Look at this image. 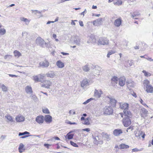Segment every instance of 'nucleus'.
Wrapping results in <instances>:
<instances>
[{"mask_svg": "<svg viewBox=\"0 0 153 153\" xmlns=\"http://www.w3.org/2000/svg\"><path fill=\"white\" fill-rule=\"evenodd\" d=\"M6 33V30L4 28H0V35L5 34Z\"/></svg>", "mask_w": 153, "mask_h": 153, "instance_id": "obj_34", "label": "nucleus"}, {"mask_svg": "<svg viewBox=\"0 0 153 153\" xmlns=\"http://www.w3.org/2000/svg\"><path fill=\"white\" fill-rule=\"evenodd\" d=\"M5 117L9 121L11 122H13L14 121L13 120V118L12 117L9 115H7L5 116Z\"/></svg>", "mask_w": 153, "mask_h": 153, "instance_id": "obj_35", "label": "nucleus"}, {"mask_svg": "<svg viewBox=\"0 0 153 153\" xmlns=\"http://www.w3.org/2000/svg\"><path fill=\"white\" fill-rule=\"evenodd\" d=\"M45 121L48 123H50L52 120V117L49 115H46L45 118Z\"/></svg>", "mask_w": 153, "mask_h": 153, "instance_id": "obj_24", "label": "nucleus"}, {"mask_svg": "<svg viewBox=\"0 0 153 153\" xmlns=\"http://www.w3.org/2000/svg\"><path fill=\"white\" fill-rule=\"evenodd\" d=\"M90 118L89 117L86 118L83 121H82V123L84 125H89L90 124Z\"/></svg>", "mask_w": 153, "mask_h": 153, "instance_id": "obj_28", "label": "nucleus"}, {"mask_svg": "<svg viewBox=\"0 0 153 153\" xmlns=\"http://www.w3.org/2000/svg\"><path fill=\"white\" fill-rule=\"evenodd\" d=\"M122 3L121 0H117L116 2H114V4H116L118 5H120L122 4Z\"/></svg>", "mask_w": 153, "mask_h": 153, "instance_id": "obj_44", "label": "nucleus"}, {"mask_svg": "<svg viewBox=\"0 0 153 153\" xmlns=\"http://www.w3.org/2000/svg\"><path fill=\"white\" fill-rule=\"evenodd\" d=\"M42 111L45 114H49L50 111L48 108H45L42 109Z\"/></svg>", "mask_w": 153, "mask_h": 153, "instance_id": "obj_41", "label": "nucleus"}, {"mask_svg": "<svg viewBox=\"0 0 153 153\" xmlns=\"http://www.w3.org/2000/svg\"><path fill=\"white\" fill-rule=\"evenodd\" d=\"M9 75L10 76L12 77H16L17 76V75L11 74H9Z\"/></svg>", "mask_w": 153, "mask_h": 153, "instance_id": "obj_57", "label": "nucleus"}, {"mask_svg": "<svg viewBox=\"0 0 153 153\" xmlns=\"http://www.w3.org/2000/svg\"><path fill=\"white\" fill-rule=\"evenodd\" d=\"M25 90L26 93L28 94H31L33 92L32 88L31 86L30 85L26 86L25 88Z\"/></svg>", "mask_w": 153, "mask_h": 153, "instance_id": "obj_17", "label": "nucleus"}, {"mask_svg": "<svg viewBox=\"0 0 153 153\" xmlns=\"http://www.w3.org/2000/svg\"><path fill=\"white\" fill-rule=\"evenodd\" d=\"M52 84V83L50 80H46L44 81L41 86L45 88H49L51 86Z\"/></svg>", "mask_w": 153, "mask_h": 153, "instance_id": "obj_5", "label": "nucleus"}, {"mask_svg": "<svg viewBox=\"0 0 153 153\" xmlns=\"http://www.w3.org/2000/svg\"><path fill=\"white\" fill-rule=\"evenodd\" d=\"M20 19L21 21L25 22L26 25H28L30 21L24 17H21L20 18Z\"/></svg>", "mask_w": 153, "mask_h": 153, "instance_id": "obj_31", "label": "nucleus"}, {"mask_svg": "<svg viewBox=\"0 0 153 153\" xmlns=\"http://www.w3.org/2000/svg\"><path fill=\"white\" fill-rule=\"evenodd\" d=\"M143 85L144 89L151 85L150 84V82L148 79H145L143 81Z\"/></svg>", "mask_w": 153, "mask_h": 153, "instance_id": "obj_23", "label": "nucleus"}, {"mask_svg": "<svg viewBox=\"0 0 153 153\" xmlns=\"http://www.w3.org/2000/svg\"><path fill=\"white\" fill-rule=\"evenodd\" d=\"M83 131H86L88 132L89 131H90V129L89 128H86L82 129Z\"/></svg>", "mask_w": 153, "mask_h": 153, "instance_id": "obj_55", "label": "nucleus"}, {"mask_svg": "<svg viewBox=\"0 0 153 153\" xmlns=\"http://www.w3.org/2000/svg\"><path fill=\"white\" fill-rule=\"evenodd\" d=\"M148 113V111L144 108H142L140 110V114L141 117L145 118L147 117Z\"/></svg>", "mask_w": 153, "mask_h": 153, "instance_id": "obj_9", "label": "nucleus"}, {"mask_svg": "<svg viewBox=\"0 0 153 153\" xmlns=\"http://www.w3.org/2000/svg\"><path fill=\"white\" fill-rule=\"evenodd\" d=\"M104 113L107 114H111L113 113V109L111 106H106L104 108Z\"/></svg>", "mask_w": 153, "mask_h": 153, "instance_id": "obj_7", "label": "nucleus"}, {"mask_svg": "<svg viewBox=\"0 0 153 153\" xmlns=\"http://www.w3.org/2000/svg\"><path fill=\"white\" fill-rule=\"evenodd\" d=\"M126 79L124 76L120 77L119 79V85L121 86H123L125 83Z\"/></svg>", "mask_w": 153, "mask_h": 153, "instance_id": "obj_13", "label": "nucleus"}, {"mask_svg": "<svg viewBox=\"0 0 153 153\" xmlns=\"http://www.w3.org/2000/svg\"><path fill=\"white\" fill-rule=\"evenodd\" d=\"M91 39H90V41L91 42H92L94 43L96 42V40L94 38V37H93V38L92 39L91 37L90 38Z\"/></svg>", "mask_w": 153, "mask_h": 153, "instance_id": "obj_53", "label": "nucleus"}, {"mask_svg": "<svg viewBox=\"0 0 153 153\" xmlns=\"http://www.w3.org/2000/svg\"><path fill=\"white\" fill-rule=\"evenodd\" d=\"M110 102L113 106H115L116 105L117 101L114 98H110Z\"/></svg>", "mask_w": 153, "mask_h": 153, "instance_id": "obj_26", "label": "nucleus"}, {"mask_svg": "<svg viewBox=\"0 0 153 153\" xmlns=\"http://www.w3.org/2000/svg\"><path fill=\"white\" fill-rule=\"evenodd\" d=\"M13 53L14 56L17 58H18L22 56L21 53L19 51L17 50L14 51L13 52Z\"/></svg>", "mask_w": 153, "mask_h": 153, "instance_id": "obj_27", "label": "nucleus"}, {"mask_svg": "<svg viewBox=\"0 0 153 153\" xmlns=\"http://www.w3.org/2000/svg\"><path fill=\"white\" fill-rule=\"evenodd\" d=\"M86 9H85V10H84L83 12H82V13H81V15H83V16H84V13H85V12H86Z\"/></svg>", "mask_w": 153, "mask_h": 153, "instance_id": "obj_64", "label": "nucleus"}, {"mask_svg": "<svg viewBox=\"0 0 153 153\" xmlns=\"http://www.w3.org/2000/svg\"><path fill=\"white\" fill-rule=\"evenodd\" d=\"M147 93L152 94L153 93V87L151 85L144 89Z\"/></svg>", "mask_w": 153, "mask_h": 153, "instance_id": "obj_20", "label": "nucleus"}, {"mask_svg": "<svg viewBox=\"0 0 153 153\" xmlns=\"http://www.w3.org/2000/svg\"><path fill=\"white\" fill-rule=\"evenodd\" d=\"M141 150L140 149H138L137 148H135L133 149H132V152H137L139 151H140Z\"/></svg>", "mask_w": 153, "mask_h": 153, "instance_id": "obj_50", "label": "nucleus"}, {"mask_svg": "<svg viewBox=\"0 0 153 153\" xmlns=\"http://www.w3.org/2000/svg\"><path fill=\"white\" fill-rule=\"evenodd\" d=\"M103 137H105L107 140L109 139V136L107 134H104Z\"/></svg>", "mask_w": 153, "mask_h": 153, "instance_id": "obj_51", "label": "nucleus"}, {"mask_svg": "<svg viewBox=\"0 0 153 153\" xmlns=\"http://www.w3.org/2000/svg\"><path fill=\"white\" fill-rule=\"evenodd\" d=\"M51 140H59L60 139L58 137H52L51 139Z\"/></svg>", "mask_w": 153, "mask_h": 153, "instance_id": "obj_52", "label": "nucleus"}, {"mask_svg": "<svg viewBox=\"0 0 153 153\" xmlns=\"http://www.w3.org/2000/svg\"><path fill=\"white\" fill-rule=\"evenodd\" d=\"M36 43L42 47H45L47 46V44L46 43L45 41L41 37H38L36 40Z\"/></svg>", "mask_w": 153, "mask_h": 153, "instance_id": "obj_3", "label": "nucleus"}, {"mask_svg": "<svg viewBox=\"0 0 153 153\" xmlns=\"http://www.w3.org/2000/svg\"><path fill=\"white\" fill-rule=\"evenodd\" d=\"M74 42L76 45H79L80 44V39L79 38H77L76 40H74Z\"/></svg>", "mask_w": 153, "mask_h": 153, "instance_id": "obj_42", "label": "nucleus"}, {"mask_svg": "<svg viewBox=\"0 0 153 153\" xmlns=\"http://www.w3.org/2000/svg\"><path fill=\"white\" fill-rule=\"evenodd\" d=\"M46 75L47 77L53 78L56 76L55 72L53 71H50L46 74Z\"/></svg>", "mask_w": 153, "mask_h": 153, "instance_id": "obj_16", "label": "nucleus"}, {"mask_svg": "<svg viewBox=\"0 0 153 153\" xmlns=\"http://www.w3.org/2000/svg\"><path fill=\"white\" fill-rule=\"evenodd\" d=\"M33 79L35 81V82H42V81L41 79H39V75L38 76H34L33 77Z\"/></svg>", "mask_w": 153, "mask_h": 153, "instance_id": "obj_32", "label": "nucleus"}, {"mask_svg": "<svg viewBox=\"0 0 153 153\" xmlns=\"http://www.w3.org/2000/svg\"><path fill=\"white\" fill-rule=\"evenodd\" d=\"M15 119L17 122H20L24 121L25 120V118L22 116L19 115L16 117Z\"/></svg>", "mask_w": 153, "mask_h": 153, "instance_id": "obj_19", "label": "nucleus"}, {"mask_svg": "<svg viewBox=\"0 0 153 153\" xmlns=\"http://www.w3.org/2000/svg\"><path fill=\"white\" fill-rule=\"evenodd\" d=\"M101 68L98 66H96L93 71L94 75L96 76L100 75L101 72Z\"/></svg>", "mask_w": 153, "mask_h": 153, "instance_id": "obj_10", "label": "nucleus"}, {"mask_svg": "<svg viewBox=\"0 0 153 153\" xmlns=\"http://www.w3.org/2000/svg\"><path fill=\"white\" fill-rule=\"evenodd\" d=\"M69 113L70 114H72L73 115H74L75 114V112L74 111L71 110L69 111Z\"/></svg>", "mask_w": 153, "mask_h": 153, "instance_id": "obj_54", "label": "nucleus"}, {"mask_svg": "<svg viewBox=\"0 0 153 153\" xmlns=\"http://www.w3.org/2000/svg\"><path fill=\"white\" fill-rule=\"evenodd\" d=\"M122 23V19L121 18H119L115 20L114 22V25L116 27H119Z\"/></svg>", "mask_w": 153, "mask_h": 153, "instance_id": "obj_15", "label": "nucleus"}, {"mask_svg": "<svg viewBox=\"0 0 153 153\" xmlns=\"http://www.w3.org/2000/svg\"><path fill=\"white\" fill-rule=\"evenodd\" d=\"M39 65L40 66L47 68L49 66V63L47 60L45 59L44 61L40 62Z\"/></svg>", "mask_w": 153, "mask_h": 153, "instance_id": "obj_14", "label": "nucleus"}, {"mask_svg": "<svg viewBox=\"0 0 153 153\" xmlns=\"http://www.w3.org/2000/svg\"><path fill=\"white\" fill-rule=\"evenodd\" d=\"M142 72L144 74V75L145 76H150L151 75V74L150 73L147 72L145 70H143Z\"/></svg>", "mask_w": 153, "mask_h": 153, "instance_id": "obj_36", "label": "nucleus"}, {"mask_svg": "<svg viewBox=\"0 0 153 153\" xmlns=\"http://www.w3.org/2000/svg\"><path fill=\"white\" fill-rule=\"evenodd\" d=\"M94 100V98H91L89 99H88L85 102H84L83 103V104L84 105H85L88 102H89L90 101H91V100Z\"/></svg>", "mask_w": 153, "mask_h": 153, "instance_id": "obj_43", "label": "nucleus"}, {"mask_svg": "<svg viewBox=\"0 0 153 153\" xmlns=\"http://www.w3.org/2000/svg\"><path fill=\"white\" fill-rule=\"evenodd\" d=\"M61 53L63 55H69V53L64 52H61Z\"/></svg>", "mask_w": 153, "mask_h": 153, "instance_id": "obj_58", "label": "nucleus"}, {"mask_svg": "<svg viewBox=\"0 0 153 153\" xmlns=\"http://www.w3.org/2000/svg\"><path fill=\"white\" fill-rule=\"evenodd\" d=\"M131 115L130 117H124L123 120V125L125 127L129 126L131 123V121L129 117H131Z\"/></svg>", "mask_w": 153, "mask_h": 153, "instance_id": "obj_4", "label": "nucleus"}, {"mask_svg": "<svg viewBox=\"0 0 153 153\" xmlns=\"http://www.w3.org/2000/svg\"><path fill=\"white\" fill-rule=\"evenodd\" d=\"M12 56L9 54H6L4 56V59L9 60L12 57Z\"/></svg>", "mask_w": 153, "mask_h": 153, "instance_id": "obj_37", "label": "nucleus"}, {"mask_svg": "<svg viewBox=\"0 0 153 153\" xmlns=\"http://www.w3.org/2000/svg\"><path fill=\"white\" fill-rule=\"evenodd\" d=\"M44 146L47 147V148H49V147L51 146V145L48 144H44Z\"/></svg>", "mask_w": 153, "mask_h": 153, "instance_id": "obj_59", "label": "nucleus"}, {"mask_svg": "<svg viewBox=\"0 0 153 153\" xmlns=\"http://www.w3.org/2000/svg\"><path fill=\"white\" fill-rule=\"evenodd\" d=\"M145 134L144 133L143 134L142 131H137L136 133L135 134L136 137L140 138L141 137L144 138L145 137Z\"/></svg>", "mask_w": 153, "mask_h": 153, "instance_id": "obj_11", "label": "nucleus"}, {"mask_svg": "<svg viewBox=\"0 0 153 153\" xmlns=\"http://www.w3.org/2000/svg\"><path fill=\"white\" fill-rule=\"evenodd\" d=\"M140 14H133L131 15V17L134 19H137V18H136L137 16H140Z\"/></svg>", "mask_w": 153, "mask_h": 153, "instance_id": "obj_45", "label": "nucleus"}, {"mask_svg": "<svg viewBox=\"0 0 153 153\" xmlns=\"http://www.w3.org/2000/svg\"><path fill=\"white\" fill-rule=\"evenodd\" d=\"M79 24L80 26H83L84 25L83 24V22L82 21H79Z\"/></svg>", "mask_w": 153, "mask_h": 153, "instance_id": "obj_61", "label": "nucleus"}, {"mask_svg": "<svg viewBox=\"0 0 153 153\" xmlns=\"http://www.w3.org/2000/svg\"><path fill=\"white\" fill-rule=\"evenodd\" d=\"M56 65L59 68H62L65 66L64 63L60 60H59L56 62Z\"/></svg>", "mask_w": 153, "mask_h": 153, "instance_id": "obj_22", "label": "nucleus"}, {"mask_svg": "<svg viewBox=\"0 0 153 153\" xmlns=\"http://www.w3.org/2000/svg\"><path fill=\"white\" fill-rule=\"evenodd\" d=\"M146 59L150 62H153V59H152L151 58L148 57L146 58Z\"/></svg>", "mask_w": 153, "mask_h": 153, "instance_id": "obj_56", "label": "nucleus"}, {"mask_svg": "<svg viewBox=\"0 0 153 153\" xmlns=\"http://www.w3.org/2000/svg\"><path fill=\"white\" fill-rule=\"evenodd\" d=\"M99 45H105L108 44L109 40L106 38L101 37L99 39L98 41Z\"/></svg>", "mask_w": 153, "mask_h": 153, "instance_id": "obj_2", "label": "nucleus"}, {"mask_svg": "<svg viewBox=\"0 0 153 153\" xmlns=\"http://www.w3.org/2000/svg\"><path fill=\"white\" fill-rule=\"evenodd\" d=\"M1 88L2 90L6 92L7 90V88L4 84L1 85Z\"/></svg>", "mask_w": 153, "mask_h": 153, "instance_id": "obj_40", "label": "nucleus"}, {"mask_svg": "<svg viewBox=\"0 0 153 153\" xmlns=\"http://www.w3.org/2000/svg\"><path fill=\"white\" fill-rule=\"evenodd\" d=\"M115 53V51L114 50H111L109 51L107 55V57L109 58L110 55H112L114 53Z\"/></svg>", "mask_w": 153, "mask_h": 153, "instance_id": "obj_39", "label": "nucleus"}, {"mask_svg": "<svg viewBox=\"0 0 153 153\" xmlns=\"http://www.w3.org/2000/svg\"><path fill=\"white\" fill-rule=\"evenodd\" d=\"M120 108L123 110L124 115L130 117L131 116V113L128 110L129 105L128 103H120Z\"/></svg>", "mask_w": 153, "mask_h": 153, "instance_id": "obj_1", "label": "nucleus"}, {"mask_svg": "<svg viewBox=\"0 0 153 153\" xmlns=\"http://www.w3.org/2000/svg\"><path fill=\"white\" fill-rule=\"evenodd\" d=\"M70 143L71 145L73 146L74 147H78V145L74 142L71 141L70 142Z\"/></svg>", "mask_w": 153, "mask_h": 153, "instance_id": "obj_47", "label": "nucleus"}, {"mask_svg": "<svg viewBox=\"0 0 153 153\" xmlns=\"http://www.w3.org/2000/svg\"><path fill=\"white\" fill-rule=\"evenodd\" d=\"M39 79H43L45 76V75L44 74H40L39 75Z\"/></svg>", "mask_w": 153, "mask_h": 153, "instance_id": "obj_49", "label": "nucleus"}, {"mask_svg": "<svg viewBox=\"0 0 153 153\" xmlns=\"http://www.w3.org/2000/svg\"><path fill=\"white\" fill-rule=\"evenodd\" d=\"M103 93L101 89H95L94 91V96L97 98H100L101 95Z\"/></svg>", "mask_w": 153, "mask_h": 153, "instance_id": "obj_8", "label": "nucleus"}, {"mask_svg": "<svg viewBox=\"0 0 153 153\" xmlns=\"http://www.w3.org/2000/svg\"><path fill=\"white\" fill-rule=\"evenodd\" d=\"M68 124H71V125H72V124H73V125H76L77 124V123H75V122H73V123H72L70 121H69L68 123Z\"/></svg>", "mask_w": 153, "mask_h": 153, "instance_id": "obj_60", "label": "nucleus"}, {"mask_svg": "<svg viewBox=\"0 0 153 153\" xmlns=\"http://www.w3.org/2000/svg\"><path fill=\"white\" fill-rule=\"evenodd\" d=\"M30 97L31 98V99H33L34 100H36L37 99V97H36V96H35V95H33L32 94L31 95H30Z\"/></svg>", "mask_w": 153, "mask_h": 153, "instance_id": "obj_48", "label": "nucleus"}, {"mask_svg": "<svg viewBox=\"0 0 153 153\" xmlns=\"http://www.w3.org/2000/svg\"><path fill=\"white\" fill-rule=\"evenodd\" d=\"M74 136V134H71V132H69L65 136V138L68 139V140L71 139H72Z\"/></svg>", "mask_w": 153, "mask_h": 153, "instance_id": "obj_33", "label": "nucleus"}, {"mask_svg": "<svg viewBox=\"0 0 153 153\" xmlns=\"http://www.w3.org/2000/svg\"><path fill=\"white\" fill-rule=\"evenodd\" d=\"M102 19V18H99L93 22V25L95 26H99L101 24Z\"/></svg>", "mask_w": 153, "mask_h": 153, "instance_id": "obj_18", "label": "nucleus"}, {"mask_svg": "<svg viewBox=\"0 0 153 153\" xmlns=\"http://www.w3.org/2000/svg\"><path fill=\"white\" fill-rule=\"evenodd\" d=\"M82 69L84 71L87 72L89 71L90 68L88 65H85L82 67Z\"/></svg>", "mask_w": 153, "mask_h": 153, "instance_id": "obj_38", "label": "nucleus"}, {"mask_svg": "<svg viewBox=\"0 0 153 153\" xmlns=\"http://www.w3.org/2000/svg\"><path fill=\"white\" fill-rule=\"evenodd\" d=\"M128 129H130L131 131H132L133 129V126H130L128 128Z\"/></svg>", "mask_w": 153, "mask_h": 153, "instance_id": "obj_62", "label": "nucleus"}, {"mask_svg": "<svg viewBox=\"0 0 153 153\" xmlns=\"http://www.w3.org/2000/svg\"><path fill=\"white\" fill-rule=\"evenodd\" d=\"M133 61L132 60H131L130 61V62L129 63V65L130 66H131L133 64Z\"/></svg>", "mask_w": 153, "mask_h": 153, "instance_id": "obj_63", "label": "nucleus"}, {"mask_svg": "<svg viewBox=\"0 0 153 153\" xmlns=\"http://www.w3.org/2000/svg\"><path fill=\"white\" fill-rule=\"evenodd\" d=\"M118 80L119 79L117 77L115 76H114L111 79V83L114 85L115 84L117 83Z\"/></svg>", "mask_w": 153, "mask_h": 153, "instance_id": "obj_25", "label": "nucleus"}, {"mask_svg": "<svg viewBox=\"0 0 153 153\" xmlns=\"http://www.w3.org/2000/svg\"><path fill=\"white\" fill-rule=\"evenodd\" d=\"M89 82L87 78L84 79L81 82V86L84 88L85 86L89 85Z\"/></svg>", "mask_w": 153, "mask_h": 153, "instance_id": "obj_12", "label": "nucleus"}, {"mask_svg": "<svg viewBox=\"0 0 153 153\" xmlns=\"http://www.w3.org/2000/svg\"><path fill=\"white\" fill-rule=\"evenodd\" d=\"M35 120L38 124L41 125L44 122V118L43 116L39 115L36 117Z\"/></svg>", "mask_w": 153, "mask_h": 153, "instance_id": "obj_6", "label": "nucleus"}, {"mask_svg": "<svg viewBox=\"0 0 153 153\" xmlns=\"http://www.w3.org/2000/svg\"><path fill=\"white\" fill-rule=\"evenodd\" d=\"M94 142L95 143H97L98 142H99L100 141H99V137L98 136L94 138Z\"/></svg>", "mask_w": 153, "mask_h": 153, "instance_id": "obj_46", "label": "nucleus"}, {"mask_svg": "<svg viewBox=\"0 0 153 153\" xmlns=\"http://www.w3.org/2000/svg\"><path fill=\"white\" fill-rule=\"evenodd\" d=\"M122 133V130L120 129H116L113 131V134L115 136H118Z\"/></svg>", "mask_w": 153, "mask_h": 153, "instance_id": "obj_21", "label": "nucleus"}, {"mask_svg": "<svg viewBox=\"0 0 153 153\" xmlns=\"http://www.w3.org/2000/svg\"><path fill=\"white\" fill-rule=\"evenodd\" d=\"M24 145L22 143H21L19 147V152L20 153H21L23 152V150H25L24 149Z\"/></svg>", "mask_w": 153, "mask_h": 153, "instance_id": "obj_30", "label": "nucleus"}, {"mask_svg": "<svg viewBox=\"0 0 153 153\" xmlns=\"http://www.w3.org/2000/svg\"><path fill=\"white\" fill-rule=\"evenodd\" d=\"M129 146L123 143L119 145V148L120 149H127L128 148Z\"/></svg>", "mask_w": 153, "mask_h": 153, "instance_id": "obj_29", "label": "nucleus"}]
</instances>
